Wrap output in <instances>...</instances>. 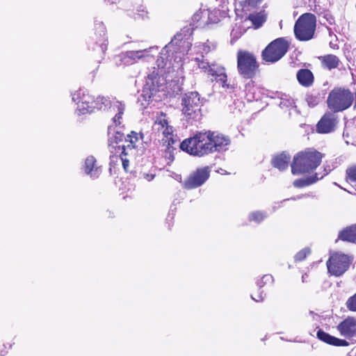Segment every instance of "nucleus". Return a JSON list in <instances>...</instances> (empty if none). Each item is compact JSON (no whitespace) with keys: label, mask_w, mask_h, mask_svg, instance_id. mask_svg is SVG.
<instances>
[{"label":"nucleus","mask_w":356,"mask_h":356,"mask_svg":"<svg viewBox=\"0 0 356 356\" xmlns=\"http://www.w3.org/2000/svg\"><path fill=\"white\" fill-rule=\"evenodd\" d=\"M231 140L229 136L216 131H197L193 136L186 138L179 148L194 156L202 157L227 149Z\"/></svg>","instance_id":"f257e3e1"},{"label":"nucleus","mask_w":356,"mask_h":356,"mask_svg":"<svg viewBox=\"0 0 356 356\" xmlns=\"http://www.w3.org/2000/svg\"><path fill=\"white\" fill-rule=\"evenodd\" d=\"M154 127L157 133L162 135L161 143L164 147V156L168 159V163H170L175 159L174 151L179 141L178 136L163 112H160L156 116Z\"/></svg>","instance_id":"f03ea898"},{"label":"nucleus","mask_w":356,"mask_h":356,"mask_svg":"<svg viewBox=\"0 0 356 356\" xmlns=\"http://www.w3.org/2000/svg\"><path fill=\"white\" fill-rule=\"evenodd\" d=\"M324 154L314 149L298 152L291 163V173L295 175L311 173L321 163Z\"/></svg>","instance_id":"7ed1b4c3"},{"label":"nucleus","mask_w":356,"mask_h":356,"mask_svg":"<svg viewBox=\"0 0 356 356\" xmlns=\"http://www.w3.org/2000/svg\"><path fill=\"white\" fill-rule=\"evenodd\" d=\"M355 96V94L348 88L334 87L327 97V106L333 113L343 112L353 105Z\"/></svg>","instance_id":"20e7f679"},{"label":"nucleus","mask_w":356,"mask_h":356,"mask_svg":"<svg viewBox=\"0 0 356 356\" xmlns=\"http://www.w3.org/2000/svg\"><path fill=\"white\" fill-rule=\"evenodd\" d=\"M236 60L238 72L243 79H252L259 71V63L252 52L239 49L237 51Z\"/></svg>","instance_id":"39448f33"},{"label":"nucleus","mask_w":356,"mask_h":356,"mask_svg":"<svg viewBox=\"0 0 356 356\" xmlns=\"http://www.w3.org/2000/svg\"><path fill=\"white\" fill-rule=\"evenodd\" d=\"M316 27V15L311 13H304L298 17L295 23L294 35L299 41L310 40L314 36Z\"/></svg>","instance_id":"423d86ee"},{"label":"nucleus","mask_w":356,"mask_h":356,"mask_svg":"<svg viewBox=\"0 0 356 356\" xmlns=\"http://www.w3.org/2000/svg\"><path fill=\"white\" fill-rule=\"evenodd\" d=\"M289 42L284 38H278L270 42L261 51V58L267 63L280 60L288 51Z\"/></svg>","instance_id":"0eeeda50"},{"label":"nucleus","mask_w":356,"mask_h":356,"mask_svg":"<svg viewBox=\"0 0 356 356\" xmlns=\"http://www.w3.org/2000/svg\"><path fill=\"white\" fill-rule=\"evenodd\" d=\"M182 112L189 119L195 118L201 111L202 102L196 91L187 92L181 100Z\"/></svg>","instance_id":"6e6552de"},{"label":"nucleus","mask_w":356,"mask_h":356,"mask_svg":"<svg viewBox=\"0 0 356 356\" xmlns=\"http://www.w3.org/2000/svg\"><path fill=\"white\" fill-rule=\"evenodd\" d=\"M350 261L348 257L343 254H334L327 261L328 272L336 277L343 274L349 268Z\"/></svg>","instance_id":"1a4fd4ad"},{"label":"nucleus","mask_w":356,"mask_h":356,"mask_svg":"<svg viewBox=\"0 0 356 356\" xmlns=\"http://www.w3.org/2000/svg\"><path fill=\"white\" fill-rule=\"evenodd\" d=\"M95 97L89 91L80 89L73 95L72 99L77 104L79 114L92 113V104Z\"/></svg>","instance_id":"9d476101"},{"label":"nucleus","mask_w":356,"mask_h":356,"mask_svg":"<svg viewBox=\"0 0 356 356\" xmlns=\"http://www.w3.org/2000/svg\"><path fill=\"white\" fill-rule=\"evenodd\" d=\"M210 170L209 166L197 168L192 172L184 182V188L191 190L202 186L209 177Z\"/></svg>","instance_id":"9b49d317"},{"label":"nucleus","mask_w":356,"mask_h":356,"mask_svg":"<svg viewBox=\"0 0 356 356\" xmlns=\"http://www.w3.org/2000/svg\"><path fill=\"white\" fill-rule=\"evenodd\" d=\"M91 49L102 55H104L107 49L106 29L102 23L95 25Z\"/></svg>","instance_id":"f8f14e48"},{"label":"nucleus","mask_w":356,"mask_h":356,"mask_svg":"<svg viewBox=\"0 0 356 356\" xmlns=\"http://www.w3.org/2000/svg\"><path fill=\"white\" fill-rule=\"evenodd\" d=\"M336 113L329 110L322 115L316 126L318 134H330L336 129L339 122Z\"/></svg>","instance_id":"ddd939ff"},{"label":"nucleus","mask_w":356,"mask_h":356,"mask_svg":"<svg viewBox=\"0 0 356 356\" xmlns=\"http://www.w3.org/2000/svg\"><path fill=\"white\" fill-rule=\"evenodd\" d=\"M108 148L110 156L120 157V161L125 172L128 171L129 166V156H131L130 148L126 147L125 145L114 144L113 140H108Z\"/></svg>","instance_id":"4468645a"},{"label":"nucleus","mask_w":356,"mask_h":356,"mask_svg":"<svg viewBox=\"0 0 356 356\" xmlns=\"http://www.w3.org/2000/svg\"><path fill=\"white\" fill-rule=\"evenodd\" d=\"M273 282L274 278L271 275L266 274L262 276L256 282V285L251 293L252 298L257 302L263 300L265 296L263 288L270 286Z\"/></svg>","instance_id":"2eb2a0df"},{"label":"nucleus","mask_w":356,"mask_h":356,"mask_svg":"<svg viewBox=\"0 0 356 356\" xmlns=\"http://www.w3.org/2000/svg\"><path fill=\"white\" fill-rule=\"evenodd\" d=\"M340 334L346 338L352 339L356 337V318L348 316L337 326Z\"/></svg>","instance_id":"dca6fc26"},{"label":"nucleus","mask_w":356,"mask_h":356,"mask_svg":"<svg viewBox=\"0 0 356 356\" xmlns=\"http://www.w3.org/2000/svg\"><path fill=\"white\" fill-rule=\"evenodd\" d=\"M317 338L321 341L333 346H348L350 343L346 339H339L320 329L316 333Z\"/></svg>","instance_id":"f3484780"},{"label":"nucleus","mask_w":356,"mask_h":356,"mask_svg":"<svg viewBox=\"0 0 356 356\" xmlns=\"http://www.w3.org/2000/svg\"><path fill=\"white\" fill-rule=\"evenodd\" d=\"M207 74L211 77L212 81L220 83L223 88L228 87V84L227 83V75L225 72V67L216 66L213 64V67Z\"/></svg>","instance_id":"a211bd4d"},{"label":"nucleus","mask_w":356,"mask_h":356,"mask_svg":"<svg viewBox=\"0 0 356 356\" xmlns=\"http://www.w3.org/2000/svg\"><path fill=\"white\" fill-rule=\"evenodd\" d=\"M266 19L267 13L264 9H261L259 12H250L245 17V21H250L253 28L257 29L262 26Z\"/></svg>","instance_id":"6ab92c4d"},{"label":"nucleus","mask_w":356,"mask_h":356,"mask_svg":"<svg viewBox=\"0 0 356 356\" xmlns=\"http://www.w3.org/2000/svg\"><path fill=\"white\" fill-rule=\"evenodd\" d=\"M296 79L300 86L305 88L311 87L314 83V75L309 69H300L296 73Z\"/></svg>","instance_id":"aec40b11"},{"label":"nucleus","mask_w":356,"mask_h":356,"mask_svg":"<svg viewBox=\"0 0 356 356\" xmlns=\"http://www.w3.org/2000/svg\"><path fill=\"white\" fill-rule=\"evenodd\" d=\"M323 69L332 70L339 67L341 63L339 58L332 54H325L318 57Z\"/></svg>","instance_id":"412c9836"},{"label":"nucleus","mask_w":356,"mask_h":356,"mask_svg":"<svg viewBox=\"0 0 356 356\" xmlns=\"http://www.w3.org/2000/svg\"><path fill=\"white\" fill-rule=\"evenodd\" d=\"M84 171L91 177H98L102 169L101 166L97 165L96 159L93 156H90L85 161Z\"/></svg>","instance_id":"4be33fe9"},{"label":"nucleus","mask_w":356,"mask_h":356,"mask_svg":"<svg viewBox=\"0 0 356 356\" xmlns=\"http://www.w3.org/2000/svg\"><path fill=\"white\" fill-rule=\"evenodd\" d=\"M338 240L348 243H356V224L343 228L338 234Z\"/></svg>","instance_id":"5701e85b"},{"label":"nucleus","mask_w":356,"mask_h":356,"mask_svg":"<svg viewBox=\"0 0 356 356\" xmlns=\"http://www.w3.org/2000/svg\"><path fill=\"white\" fill-rule=\"evenodd\" d=\"M291 157L289 154L282 152L275 156L272 159V165L273 167L283 171L288 168L290 163Z\"/></svg>","instance_id":"b1692460"},{"label":"nucleus","mask_w":356,"mask_h":356,"mask_svg":"<svg viewBox=\"0 0 356 356\" xmlns=\"http://www.w3.org/2000/svg\"><path fill=\"white\" fill-rule=\"evenodd\" d=\"M305 100L309 107L314 108L321 101V93L317 90H312L306 93Z\"/></svg>","instance_id":"393cba45"},{"label":"nucleus","mask_w":356,"mask_h":356,"mask_svg":"<svg viewBox=\"0 0 356 356\" xmlns=\"http://www.w3.org/2000/svg\"><path fill=\"white\" fill-rule=\"evenodd\" d=\"M322 177H318L317 173H315L306 178L297 179L293 181V184L296 188H301L314 184Z\"/></svg>","instance_id":"a878e982"},{"label":"nucleus","mask_w":356,"mask_h":356,"mask_svg":"<svg viewBox=\"0 0 356 356\" xmlns=\"http://www.w3.org/2000/svg\"><path fill=\"white\" fill-rule=\"evenodd\" d=\"M344 179L350 185L356 186V163L350 164L346 168Z\"/></svg>","instance_id":"bb28decb"},{"label":"nucleus","mask_w":356,"mask_h":356,"mask_svg":"<svg viewBox=\"0 0 356 356\" xmlns=\"http://www.w3.org/2000/svg\"><path fill=\"white\" fill-rule=\"evenodd\" d=\"M139 141V137L138 133L135 131H131L129 134L125 138V143L127 145H125L126 147L130 148V152L132 155L134 154V152L135 151L137 143Z\"/></svg>","instance_id":"cd10ccee"},{"label":"nucleus","mask_w":356,"mask_h":356,"mask_svg":"<svg viewBox=\"0 0 356 356\" xmlns=\"http://www.w3.org/2000/svg\"><path fill=\"white\" fill-rule=\"evenodd\" d=\"M263 1L264 0H244L241 2V6L244 12L250 13L259 8Z\"/></svg>","instance_id":"c85d7f7f"},{"label":"nucleus","mask_w":356,"mask_h":356,"mask_svg":"<svg viewBox=\"0 0 356 356\" xmlns=\"http://www.w3.org/2000/svg\"><path fill=\"white\" fill-rule=\"evenodd\" d=\"M111 104V100L108 97L98 96L94 99L92 104V112L95 110H102Z\"/></svg>","instance_id":"c756f323"},{"label":"nucleus","mask_w":356,"mask_h":356,"mask_svg":"<svg viewBox=\"0 0 356 356\" xmlns=\"http://www.w3.org/2000/svg\"><path fill=\"white\" fill-rule=\"evenodd\" d=\"M193 24H190L189 26H184L180 31V33H177L174 38L172 39L170 44H173L174 43H177V40H182L183 37H186V35H191L194 30Z\"/></svg>","instance_id":"7c9ffc66"},{"label":"nucleus","mask_w":356,"mask_h":356,"mask_svg":"<svg viewBox=\"0 0 356 356\" xmlns=\"http://www.w3.org/2000/svg\"><path fill=\"white\" fill-rule=\"evenodd\" d=\"M115 106L118 112L113 118V122L116 126H118L121 124V120L125 110V106L122 102H118Z\"/></svg>","instance_id":"2f4dec72"},{"label":"nucleus","mask_w":356,"mask_h":356,"mask_svg":"<svg viewBox=\"0 0 356 356\" xmlns=\"http://www.w3.org/2000/svg\"><path fill=\"white\" fill-rule=\"evenodd\" d=\"M311 253V250L309 248H305L297 252L294 257L296 262H300L304 261L308 255Z\"/></svg>","instance_id":"473e14b6"},{"label":"nucleus","mask_w":356,"mask_h":356,"mask_svg":"<svg viewBox=\"0 0 356 356\" xmlns=\"http://www.w3.org/2000/svg\"><path fill=\"white\" fill-rule=\"evenodd\" d=\"M195 61L196 62L198 67L207 73H208L210 71V69L213 67V64L210 65L208 62L204 60L203 58H195Z\"/></svg>","instance_id":"72a5a7b5"},{"label":"nucleus","mask_w":356,"mask_h":356,"mask_svg":"<svg viewBox=\"0 0 356 356\" xmlns=\"http://www.w3.org/2000/svg\"><path fill=\"white\" fill-rule=\"evenodd\" d=\"M346 306L349 311L356 312V293L348 298Z\"/></svg>","instance_id":"f704fd0d"},{"label":"nucleus","mask_w":356,"mask_h":356,"mask_svg":"<svg viewBox=\"0 0 356 356\" xmlns=\"http://www.w3.org/2000/svg\"><path fill=\"white\" fill-rule=\"evenodd\" d=\"M249 218H250V221H254V222L259 223L264 220V219L265 218V215L264 214V213H262L261 211H255V212H252L250 215Z\"/></svg>","instance_id":"c9c22d12"},{"label":"nucleus","mask_w":356,"mask_h":356,"mask_svg":"<svg viewBox=\"0 0 356 356\" xmlns=\"http://www.w3.org/2000/svg\"><path fill=\"white\" fill-rule=\"evenodd\" d=\"M120 161V157H117V156H110V163H109V171L112 173V170H115V168L119 165V163Z\"/></svg>","instance_id":"e433bc0d"},{"label":"nucleus","mask_w":356,"mask_h":356,"mask_svg":"<svg viewBox=\"0 0 356 356\" xmlns=\"http://www.w3.org/2000/svg\"><path fill=\"white\" fill-rule=\"evenodd\" d=\"M124 134L120 131H116L115 135L111 138L109 140H113L114 144L119 145L120 142H122L123 140Z\"/></svg>","instance_id":"4c0bfd02"},{"label":"nucleus","mask_w":356,"mask_h":356,"mask_svg":"<svg viewBox=\"0 0 356 356\" xmlns=\"http://www.w3.org/2000/svg\"><path fill=\"white\" fill-rule=\"evenodd\" d=\"M154 176L155 175L153 174H145L144 175L145 179H146L149 181L152 180L154 178Z\"/></svg>","instance_id":"58836bf2"},{"label":"nucleus","mask_w":356,"mask_h":356,"mask_svg":"<svg viewBox=\"0 0 356 356\" xmlns=\"http://www.w3.org/2000/svg\"><path fill=\"white\" fill-rule=\"evenodd\" d=\"M200 18V14L197 13H195L192 17L193 22L199 21Z\"/></svg>","instance_id":"ea45409f"},{"label":"nucleus","mask_w":356,"mask_h":356,"mask_svg":"<svg viewBox=\"0 0 356 356\" xmlns=\"http://www.w3.org/2000/svg\"><path fill=\"white\" fill-rule=\"evenodd\" d=\"M354 93L355 94V100H354V102H353L354 103L353 109L355 111H356V92H354Z\"/></svg>","instance_id":"a19ab883"}]
</instances>
